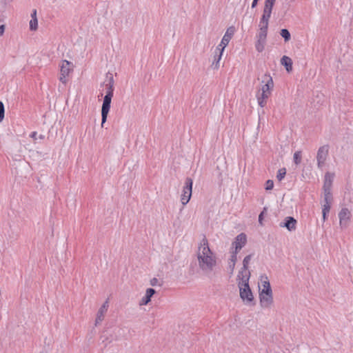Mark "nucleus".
<instances>
[{
  "mask_svg": "<svg viewBox=\"0 0 353 353\" xmlns=\"http://www.w3.org/2000/svg\"><path fill=\"white\" fill-rule=\"evenodd\" d=\"M196 255L200 269L205 274L212 272L216 265V259L205 237L199 243Z\"/></svg>",
  "mask_w": 353,
  "mask_h": 353,
  "instance_id": "obj_1",
  "label": "nucleus"
},
{
  "mask_svg": "<svg viewBox=\"0 0 353 353\" xmlns=\"http://www.w3.org/2000/svg\"><path fill=\"white\" fill-rule=\"evenodd\" d=\"M250 274L239 272L237 275L240 297L245 304L254 305V296L249 286Z\"/></svg>",
  "mask_w": 353,
  "mask_h": 353,
  "instance_id": "obj_2",
  "label": "nucleus"
},
{
  "mask_svg": "<svg viewBox=\"0 0 353 353\" xmlns=\"http://www.w3.org/2000/svg\"><path fill=\"white\" fill-rule=\"evenodd\" d=\"M108 91L104 97L103 102L101 108V126H103V123L106 121L108 112L110 109V104L112 98L113 97V85L109 83L107 85Z\"/></svg>",
  "mask_w": 353,
  "mask_h": 353,
  "instance_id": "obj_3",
  "label": "nucleus"
},
{
  "mask_svg": "<svg viewBox=\"0 0 353 353\" xmlns=\"http://www.w3.org/2000/svg\"><path fill=\"white\" fill-rule=\"evenodd\" d=\"M193 181L191 178L185 179V185L181 195V201L183 205H185L190 200L192 192Z\"/></svg>",
  "mask_w": 353,
  "mask_h": 353,
  "instance_id": "obj_4",
  "label": "nucleus"
},
{
  "mask_svg": "<svg viewBox=\"0 0 353 353\" xmlns=\"http://www.w3.org/2000/svg\"><path fill=\"white\" fill-rule=\"evenodd\" d=\"M328 145H324L319 148L316 154V161L318 168L321 170L323 167L325 165V161L328 157Z\"/></svg>",
  "mask_w": 353,
  "mask_h": 353,
  "instance_id": "obj_5",
  "label": "nucleus"
},
{
  "mask_svg": "<svg viewBox=\"0 0 353 353\" xmlns=\"http://www.w3.org/2000/svg\"><path fill=\"white\" fill-rule=\"evenodd\" d=\"M323 219L325 221L327 219V214L330 212L331 203L333 201L332 192H323Z\"/></svg>",
  "mask_w": 353,
  "mask_h": 353,
  "instance_id": "obj_6",
  "label": "nucleus"
},
{
  "mask_svg": "<svg viewBox=\"0 0 353 353\" xmlns=\"http://www.w3.org/2000/svg\"><path fill=\"white\" fill-rule=\"evenodd\" d=\"M73 65L71 62L63 60L61 65L59 81L63 83H66V77L69 75L72 70Z\"/></svg>",
  "mask_w": 353,
  "mask_h": 353,
  "instance_id": "obj_7",
  "label": "nucleus"
},
{
  "mask_svg": "<svg viewBox=\"0 0 353 353\" xmlns=\"http://www.w3.org/2000/svg\"><path fill=\"white\" fill-rule=\"evenodd\" d=\"M234 32L235 28L234 26H230L227 29L225 34L223 35L221 39L220 44L216 47L217 50H221V51L224 50L225 48L228 45L230 39L234 35Z\"/></svg>",
  "mask_w": 353,
  "mask_h": 353,
  "instance_id": "obj_8",
  "label": "nucleus"
},
{
  "mask_svg": "<svg viewBox=\"0 0 353 353\" xmlns=\"http://www.w3.org/2000/svg\"><path fill=\"white\" fill-rule=\"evenodd\" d=\"M262 83L264 85L261 87V92L271 94V90L274 87V82L271 76L269 74H265L263 77Z\"/></svg>",
  "mask_w": 353,
  "mask_h": 353,
  "instance_id": "obj_9",
  "label": "nucleus"
},
{
  "mask_svg": "<svg viewBox=\"0 0 353 353\" xmlns=\"http://www.w3.org/2000/svg\"><path fill=\"white\" fill-rule=\"evenodd\" d=\"M268 30L259 29V34L257 35V42L256 43V49L258 52H261L264 50L265 44L266 42Z\"/></svg>",
  "mask_w": 353,
  "mask_h": 353,
  "instance_id": "obj_10",
  "label": "nucleus"
},
{
  "mask_svg": "<svg viewBox=\"0 0 353 353\" xmlns=\"http://www.w3.org/2000/svg\"><path fill=\"white\" fill-rule=\"evenodd\" d=\"M339 224L341 228H346L350 219V212L347 208H343L339 213Z\"/></svg>",
  "mask_w": 353,
  "mask_h": 353,
  "instance_id": "obj_11",
  "label": "nucleus"
},
{
  "mask_svg": "<svg viewBox=\"0 0 353 353\" xmlns=\"http://www.w3.org/2000/svg\"><path fill=\"white\" fill-rule=\"evenodd\" d=\"M272 11L265 10L263 8V14L259 21V29L266 30L268 29L269 21L271 17Z\"/></svg>",
  "mask_w": 353,
  "mask_h": 353,
  "instance_id": "obj_12",
  "label": "nucleus"
},
{
  "mask_svg": "<svg viewBox=\"0 0 353 353\" xmlns=\"http://www.w3.org/2000/svg\"><path fill=\"white\" fill-rule=\"evenodd\" d=\"M247 242V237L244 233H241L237 235L235 238L234 241L232 243V245H234L235 250L234 252H238L245 245Z\"/></svg>",
  "mask_w": 353,
  "mask_h": 353,
  "instance_id": "obj_13",
  "label": "nucleus"
},
{
  "mask_svg": "<svg viewBox=\"0 0 353 353\" xmlns=\"http://www.w3.org/2000/svg\"><path fill=\"white\" fill-rule=\"evenodd\" d=\"M296 220L292 216H287L284 222L280 223L281 228H286L290 232L294 231L296 229Z\"/></svg>",
  "mask_w": 353,
  "mask_h": 353,
  "instance_id": "obj_14",
  "label": "nucleus"
},
{
  "mask_svg": "<svg viewBox=\"0 0 353 353\" xmlns=\"http://www.w3.org/2000/svg\"><path fill=\"white\" fill-rule=\"evenodd\" d=\"M108 301H106L101 305V307L99 308V311L97 312V318H96V320H95V325H97L98 324H99L103 320L104 315H105V314L106 313V312L108 310Z\"/></svg>",
  "mask_w": 353,
  "mask_h": 353,
  "instance_id": "obj_15",
  "label": "nucleus"
},
{
  "mask_svg": "<svg viewBox=\"0 0 353 353\" xmlns=\"http://www.w3.org/2000/svg\"><path fill=\"white\" fill-rule=\"evenodd\" d=\"M260 303L263 307H269L273 303L272 295L266 294H259Z\"/></svg>",
  "mask_w": 353,
  "mask_h": 353,
  "instance_id": "obj_16",
  "label": "nucleus"
},
{
  "mask_svg": "<svg viewBox=\"0 0 353 353\" xmlns=\"http://www.w3.org/2000/svg\"><path fill=\"white\" fill-rule=\"evenodd\" d=\"M333 174H331L329 172H327L325 175V180L323 184V192H331L332 181H333Z\"/></svg>",
  "mask_w": 353,
  "mask_h": 353,
  "instance_id": "obj_17",
  "label": "nucleus"
},
{
  "mask_svg": "<svg viewBox=\"0 0 353 353\" xmlns=\"http://www.w3.org/2000/svg\"><path fill=\"white\" fill-rule=\"evenodd\" d=\"M156 293L155 290L153 288H148L145 292V296L141 299L140 301L141 305H147L150 301L151 297Z\"/></svg>",
  "mask_w": 353,
  "mask_h": 353,
  "instance_id": "obj_18",
  "label": "nucleus"
},
{
  "mask_svg": "<svg viewBox=\"0 0 353 353\" xmlns=\"http://www.w3.org/2000/svg\"><path fill=\"white\" fill-rule=\"evenodd\" d=\"M223 52V51H221V50H217V48L216 49L214 61L212 63V67L214 69H218L219 68V62L221 59Z\"/></svg>",
  "mask_w": 353,
  "mask_h": 353,
  "instance_id": "obj_19",
  "label": "nucleus"
},
{
  "mask_svg": "<svg viewBox=\"0 0 353 353\" xmlns=\"http://www.w3.org/2000/svg\"><path fill=\"white\" fill-rule=\"evenodd\" d=\"M270 96V94L259 92L256 95L259 105L262 108L264 107L266 104V100Z\"/></svg>",
  "mask_w": 353,
  "mask_h": 353,
  "instance_id": "obj_20",
  "label": "nucleus"
},
{
  "mask_svg": "<svg viewBox=\"0 0 353 353\" xmlns=\"http://www.w3.org/2000/svg\"><path fill=\"white\" fill-rule=\"evenodd\" d=\"M281 63L285 66V68L288 72L292 71V61L290 57H288L287 56H283L281 59Z\"/></svg>",
  "mask_w": 353,
  "mask_h": 353,
  "instance_id": "obj_21",
  "label": "nucleus"
},
{
  "mask_svg": "<svg viewBox=\"0 0 353 353\" xmlns=\"http://www.w3.org/2000/svg\"><path fill=\"white\" fill-rule=\"evenodd\" d=\"M237 254L236 252H233L232 253L231 257L230 259V261L228 262V269L230 270V274H233L236 261L237 260Z\"/></svg>",
  "mask_w": 353,
  "mask_h": 353,
  "instance_id": "obj_22",
  "label": "nucleus"
},
{
  "mask_svg": "<svg viewBox=\"0 0 353 353\" xmlns=\"http://www.w3.org/2000/svg\"><path fill=\"white\" fill-rule=\"evenodd\" d=\"M252 257V254H249L244 258V259L243 261V268H241V270L239 271V272H243V274H250V273L248 270V269L249 263H250Z\"/></svg>",
  "mask_w": 353,
  "mask_h": 353,
  "instance_id": "obj_23",
  "label": "nucleus"
},
{
  "mask_svg": "<svg viewBox=\"0 0 353 353\" xmlns=\"http://www.w3.org/2000/svg\"><path fill=\"white\" fill-rule=\"evenodd\" d=\"M276 0H265L263 9L272 11Z\"/></svg>",
  "mask_w": 353,
  "mask_h": 353,
  "instance_id": "obj_24",
  "label": "nucleus"
},
{
  "mask_svg": "<svg viewBox=\"0 0 353 353\" xmlns=\"http://www.w3.org/2000/svg\"><path fill=\"white\" fill-rule=\"evenodd\" d=\"M280 34L284 39L285 41H288L290 39V33L287 29H282Z\"/></svg>",
  "mask_w": 353,
  "mask_h": 353,
  "instance_id": "obj_25",
  "label": "nucleus"
},
{
  "mask_svg": "<svg viewBox=\"0 0 353 353\" xmlns=\"http://www.w3.org/2000/svg\"><path fill=\"white\" fill-rule=\"evenodd\" d=\"M294 162L296 165H299L301 162V151H296L294 154Z\"/></svg>",
  "mask_w": 353,
  "mask_h": 353,
  "instance_id": "obj_26",
  "label": "nucleus"
},
{
  "mask_svg": "<svg viewBox=\"0 0 353 353\" xmlns=\"http://www.w3.org/2000/svg\"><path fill=\"white\" fill-rule=\"evenodd\" d=\"M286 174V170L285 168H281L279 170L276 178L278 181H281L285 176Z\"/></svg>",
  "mask_w": 353,
  "mask_h": 353,
  "instance_id": "obj_27",
  "label": "nucleus"
},
{
  "mask_svg": "<svg viewBox=\"0 0 353 353\" xmlns=\"http://www.w3.org/2000/svg\"><path fill=\"white\" fill-rule=\"evenodd\" d=\"M38 27L37 19H32L30 21V29L31 30H36Z\"/></svg>",
  "mask_w": 353,
  "mask_h": 353,
  "instance_id": "obj_28",
  "label": "nucleus"
},
{
  "mask_svg": "<svg viewBox=\"0 0 353 353\" xmlns=\"http://www.w3.org/2000/svg\"><path fill=\"white\" fill-rule=\"evenodd\" d=\"M4 105L1 101H0V122H1L4 118Z\"/></svg>",
  "mask_w": 353,
  "mask_h": 353,
  "instance_id": "obj_29",
  "label": "nucleus"
},
{
  "mask_svg": "<svg viewBox=\"0 0 353 353\" xmlns=\"http://www.w3.org/2000/svg\"><path fill=\"white\" fill-rule=\"evenodd\" d=\"M274 187V182L272 180H268L265 183V190H271Z\"/></svg>",
  "mask_w": 353,
  "mask_h": 353,
  "instance_id": "obj_30",
  "label": "nucleus"
},
{
  "mask_svg": "<svg viewBox=\"0 0 353 353\" xmlns=\"http://www.w3.org/2000/svg\"><path fill=\"white\" fill-rule=\"evenodd\" d=\"M260 293L261 294H266V295H268V294L272 295V291L271 288H263Z\"/></svg>",
  "mask_w": 353,
  "mask_h": 353,
  "instance_id": "obj_31",
  "label": "nucleus"
},
{
  "mask_svg": "<svg viewBox=\"0 0 353 353\" xmlns=\"http://www.w3.org/2000/svg\"><path fill=\"white\" fill-rule=\"evenodd\" d=\"M159 280L157 278H153L150 280V285L152 286H155L158 285Z\"/></svg>",
  "mask_w": 353,
  "mask_h": 353,
  "instance_id": "obj_32",
  "label": "nucleus"
},
{
  "mask_svg": "<svg viewBox=\"0 0 353 353\" xmlns=\"http://www.w3.org/2000/svg\"><path fill=\"white\" fill-rule=\"evenodd\" d=\"M263 214H264V212L263 211L261 212V214L259 216V222L261 225H263Z\"/></svg>",
  "mask_w": 353,
  "mask_h": 353,
  "instance_id": "obj_33",
  "label": "nucleus"
},
{
  "mask_svg": "<svg viewBox=\"0 0 353 353\" xmlns=\"http://www.w3.org/2000/svg\"><path fill=\"white\" fill-rule=\"evenodd\" d=\"M263 288H271L270 282L268 281H263Z\"/></svg>",
  "mask_w": 353,
  "mask_h": 353,
  "instance_id": "obj_34",
  "label": "nucleus"
},
{
  "mask_svg": "<svg viewBox=\"0 0 353 353\" xmlns=\"http://www.w3.org/2000/svg\"><path fill=\"white\" fill-rule=\"evenodd\" d=\"M4 31H5V26L4 25L0 26V37L3 34Z\"/></svg>",
  "mask_w": 353,
  "mask_h": 353,
  "instance_id": "obj_35",
  "label": "nucleus"
},
{
  "mask_svg": "<svg viewBox=\"0 0 353 353\" xmlns=\"http://www.w3.org/2000/svg\"><path fill=\"white\" fill-rule=\"evenodd\" d=\"M258 2H259V0H253L252 5H251L252 8H256L258 4Z\"/></svg>",
  "mask_w": 353,
  "mask_h": 353,
  "instance_id": "obj_36",
  "label": "nucleus"
},
{
  "mask_svg": "<svg viewBox=\"0 0 353 353\" xmlns=\"http://www.w3.org/2000/svg\"><path fill=\"white\" fill-rule=\"evenodd\" d=\"M32 19H37V10H34L31 14Z\"/></svg>",
  "mask_w": 353,
  "mask_h": 353,
  "instance_id": "obj_37",
  "label": "nucleus"
},
{
  "mask_svg": "<svg viewBox=\"0 0 353 353\" xmlns=\"http://www.w3.org/2000/svg\"><path fill=\"white\" fill-rule=\"evenodd\" d=\"M37 133L36 132H32L31 134H30V137H32V139H34V140L37 139Z\"/></svg>",
  "mask_w": 353,
  "mask_h": 353,
  "instance_id": "obj_38",
  "label": "nucleus"
},
{
  "mask_svg": "<svg viewBox=\"0 0 353 353\" xmlns=\"http://www.w3.org/2000/svg\"><path fill=\"white\" fill-rule=\"evenodd\" d=\"M39 139H44V135L41 134V135L39 136Z\"/></svg>",
  "mask_w": 353,
  "mask_h": 353,
  "instance_id": "obj_39",
  "label": "nucleus"
}]
</instances>
